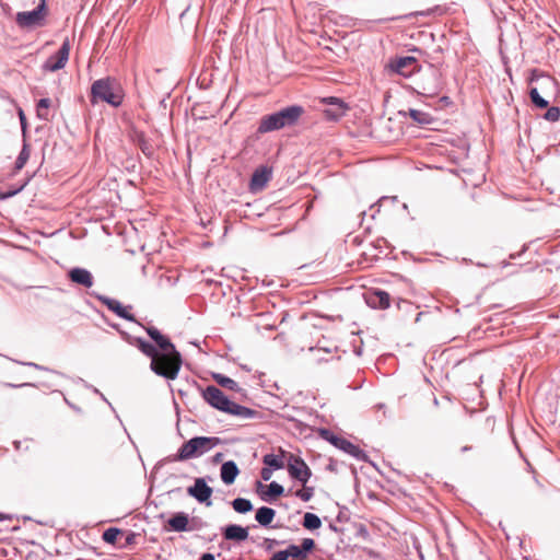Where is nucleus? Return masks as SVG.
Wrapping results in <instances>:
<instances>
[{"instance_id": "nucleus-1", "label": "nucleus", "mask_w": 560, "mask_h": 560, "mask_svg": "<svg viewBox=\"0 0 560 560\" xmlns=\"http://www.w3.org/2000/svg\"><path fill=\"white\" fill-rule=\"evenodd\" d=\"M305 113L301 105H290L260 118L257 132L267 133L295 126Z\"/></svg>"}, {"instance_id": "nucleus-2", "label": "nucleus", "mask_w": 560, "mask_h": 560, "mask_svg": "<svg viewBox=\"0 0 560 560\" xmlns=\"http://www.w3.org/2000/svg\"><path fill=\"white\" fill-rule=\"evenodd\" d=\"M203 399L213 408L226 412L229 415L242 418V419H253L259 418V412L257 410L247 408L245 406H241L232 400H230L224 393L215 387L208 386L202 392Z\"/></svg>"}, {"instance_id": "nucleus-3", "label": "nucleus", "mask_w": 560, "mask_h": 560, "mask_svg": "<svg viewBox=\"0 0 560 560\" xmlns=\"http://www.w3.org/2000/svg\"><path fill=\"white\" fill-rule=\"evenodd\" d=\"M105 102L113 107H119L124 101V92L116 79L106 77L94 81L91 85V102Z\"/></svg>"}, {"instance_id": "nucleus-4", "label": "nucleus", "mask_w": 560, "mask_h": 560, "mask_svg": "<svg viewBox=\"0 0 560 560\" xmlns=\"http://www.w3.org/2000/svg\"><path fill=\"white\" fill-rule=\"evenodd\" d=\"M150 368L159 376L166 380H175L182 368V355L173 346V349L159 352L154 355L151 360Z\"/></svg>"}, {"instance_id": "nucleus-5", "label": "nucleus", "mask_w": 560, "mask_h": 560, "mask_svg": "<svg viewBox=\"0 0 560 560\" xmlns=\"http://www.w3.org/2000/svg\"><path fill=\"white\" fill-rule=\"evenodd\" d=\"M219 438L197 436L192 438L182 445L176 455V460H187L201 456L211 448L220 444Z\"/></svg>"}, {"instance_id": "nucleus-6", "label": "nucleus", "mask_w": 560, "mask_h": 560, "mask_svg": "<svg viewBox=\"0 0 560 560\" xmlns=\"http://www.w3.org/2000/svg\"><path fill=\"white\" fill-rule=\"evenodd\" d=\"M46 0H39V3L34 10L18 12L15 15V23L22 30L42 27L46 24Z\"/></svg>"}, {"instance_id": "nucleus-7", "label": "nucleus", "mask_w": 560, "mask_h": 560, "mask_svg": "<svg viewBox=\"0 0 560 560\" xmlns=\"http://www.w3.org/2000/svg\"><path fill=\"white\" fill-rule=\"evenodd\" d=\"M387 68L404 78H409L413 73L420 71L418 60L412 56L390 58Z\"/></svg>"}, {"instance_id": "nucleus-8", "label": "nucleus", "mask_w": 560, "mask_h": 560, "mask_svg": "<svg viewBox=\"0 0 560 560\" xmlns=\"http://www.w3.org/2000/svg\"><path fill=\"white\" fill-rule=\"evenodd\" d=\"M70 49V40L69 38H66L58 51L47 58V60L43 63V70L56 72L63 69L69 60Z\"/></svg>"}, {"instance_id": "nucleus-9", "label": "nucleus", "mask_w": 560, "mask_h": 560, "mask_svg": "<svg viewBox=\"0 0 560 560\" xmlns=\"http://www.w3.org/2000/svg\"><path fill=\"white\" fill-rule=\"evenodd\" d=\"M288 471L292 478L301 481L303 485H306L312 476V471L306 463L302 458L293 455L290 456Z\"/></svg>"}, {"instance_id": "nucleus-10", "label": "nucleus", "mask_w": 560, "mask_h": 560, "mask_svg": "<svg viewBox=\"0 0 560 560\" xmlns=\"http://www.w3.org/2000/svg\"><path fill=\"white\" fill-rule=\"evenodd\" d=\"M323 102L328 105V107L324 109L323 114L325 118L330 121L339 120L345 116L348 109L347 104L338 97H327L324 98Z\"/></svg>"}, {"instance_id": "nucleus-11", "label": "nucleus", "mask_w": 560, "mask_h": 560, "mask_svg": "<svg viewBox=\"0 0 560 560\" xmlns=\"http://www.w3.org/2000/svg\"><path fill=\"white\" fill-rule=\"evenodd\" d=\"M315 548V541L312 538H304L301 546L290 545L285 551L288 558L292 560H308V552Z\"/></svg>"}, {"instance_id": "nucleus-12", "label": "nucleus", "mask_w": 560, "mask_h": 560, "mask_svg": "<svg viewBox=\"0 0 560 560\" xmlns=\"http://www.w3.org/2000/svg\"><path fill=\"white\" fill-rule=\"evenodd\" d=\"M364 298L366 304L372 308L385 310L390 304V295L383 290L368 292Z\"/></svg>"}, {"instance_id": "nucleus-13", "label": "nucleus", "mask_w": 560, "mask_h": 560, "mask_svg": "<svg viewBox=\"0 0 560 560\" xmlns=\"http://www.w3.org/2000/svg\"><path fill=\"white\" fill-rule=\"evenodd\" d=\"M271 179V170L266 166H260L255 170L252 175L249 188L252 191H259L265 188L267 183Z\"/></svg>"}, {"instance_id": "nucleus-14", "label": "nucleus", "mask_w": 560, "mask_h": 560, "mask_svg": "<svg viewBox=\"0 0 560 560\" xmlns=\"http://www.w3.org/2000/svg\"><path fill=\"white\" fill-rule=\"evenodd\" d=\"M187 492L199 502H207L212 495V489L202 478H197L194 486L187 489Z\"/></svg>"}, {"instance_id": "nucleus-15", "label": "nucleus", "mask_w": 560, "mask_h": 560, "mask_svg": "<svg viewBox=\"0 0 560 560\" xmlns=\"http://www.w3.org/2000/svg\"><path fill=\"white\" fill-rule=\"evenodd\" d=\"M68 277L73 283L84 288H91L94 283L92 273L85 268L74 267L69 270Z\"/></svg>"}, {"instance_id": "nucleus-16", "label": "nucleus", "mask_w": 560, "mask_h": 560, "mask_svg": "<svg viewBox=\"0 0 560 560\" xmlns=\"http://www.w3.org/2000/svg\"><path fill=\"white\" fill-rule=\"evenodd\" d=\"M96 299L101 301L108 311L115 313L118 316L131 315L129 312L132 311L131 305L124 306L118 300L108 298L105 295L95 294Z\"/></svg>"}, {"instance_id": "nucleus-17", "label": "nucleus", "mask_w": 560, "mask_h": 560, "mask_svg": "<svg viewBox=\"0 0 560 560\" xmlns=\"http://www.w3.org/2000/svg\"><path fill=\"white\" fill-rule=\"evenodd\" d=\"M327 440L334 446H336L337 448L346 452L347 454H349L353 457H359L362 452L359 446L354 445L353 443H351L349 440H347L345 438L336 436V435L331 434L329 438H327Z\"/></svg>"}, {"instance_id": "nucleus-18", "label": "nucleus", "mask_w": 560, "mask_h": 560, "mask_svg": "<svg viewBox=\"0 0 560 560\" xmlns=\"http://www.w3.org/2000/svg\"><path fill=\"white\" fill-rule=\"evenodd\" d=\"M166 529H171L174 532H185V530H191L192 528L189 527V517L187 514L179 512L174 514L168 521L165 526Z\"/></svg>"}, {"instance_id": "nucleus-19", "label": "nucleus", "mask_w": 560, "mask_h": 560, "mask_svg": "<svg viewBox=\"0 0 560 560\" xmlns=\"http://www.w3.org/2000/svg\"><path fill=\"white\" fill-rule=\"evenodd\" d=\"M223 536L226 540L243 541L248 538V530L240 525H229L224 528Z\"/></svg>"}, {"instance_id": "nucleus-20", "label": "nucleus", "mask_w": 560, "mask_h": 560, "mask_svg": "<svg viewBox=\"0 0 560 560\" xmlns=\"http://www.w3.org/2000/svg\"><path fill=\"white\" fill-rule=\"evenodd\" d=\"M238 472L240 470L236 464L232 460L226 462L221 466V479L226 485L233 483Z\"/></svg>"}, {"instance_id": "nucleus-21", "label": "nucleus", "mask_w": 560, "mask_h": 560, "mask_svg": "<svg viewBox=\"0 0 560 560\" xmlns=\"http://www.w3.org/2000/svg\"><path fill=\"white\" fill-rule=\"evenodd\" d=\"M135 142L137 143V145L141 150V152L145 156H148V158H152L153 156V154H154V147L149 141V139L145 137V135L143 132H137L136 133Z\"/></svg>"}, {"instance_id": "nucleus-22", "label": "nucleus", "mask_w": 560, "mask_h": 560, "mask_svg": "<svg viewBox=\"0 0 560 560\" xmlns=\"http://www.w3.org/2000/svg\"><path fill=\"white\" fill-rule=\"evenodd\" d=\"M276 516V511L268 506H261L257 510L255 518L261 526L271 524Z\"/></svg>"}, {"instance_id": "nucleus-23", "label": "nucleus", "mask_w": 560, "mask_h": 560, "mask_svg": "<svg viewBox=\"0 0 560 560\" xmlns=\"http://www.w3.org/2000/svg\"><path fill=\"white\" fill-rule=\"evenodd\" d=\"M30 155H31L30 144L24 140L22 149H21V151L15 160V163H14V168H13L14 174L20 172L25 166V164L27 163V161L30 159Z\"/></svg>"}, {"instance_id": "nucleus-24", "label": "nucleus", "mask_w": 560, "mask_h": 560, "mask_svg": "<svg viewBox=\"0 0 560 560\" xmlns=\"http://www.w3.org/2000/svg\"><path fill=\"white\" fill-rule=\"evenodd\" d=\"M148 334L156 342V345L159 346V348L162 351H167L168 349H173V343L167 338H165L163 335H161L156 328H153V327L149 328Z\"/></svg>"}, {"instance_id": "nucleus-25", "label": "nucleus", "mask_w": 560, "mask_h": 560, "mask_svg": "<svg viewBox=\"0 0 560 560\" xmlns=\"http://www.w3.org/2000/svg\"><path fill=\"white\" fill-rule=\"evenodd\" d=\"M409 117L421 126L430 125L433 120L432 116L429 113L410 108L408 110Z\"/></svg>"}, {"instance_id": "nucleus-26", "label": "nucleus", "mask_w": 560, "mask_h": 560, "mask_svg": "<svg viewBox=\"0 0 560 560\" xmlns=\"http://www.w3.org/2000/svg\"><path fill=\"white\" fill-rule=\"evenodd\" d=\"M51 105L50 98L44 97L40 98L36 104V115L39 119L48 121L49 120V114L48 109Z\"/></svg>"}, {"instance_id": "nucleus-27", "label": "nucleus", "mask_w": 560, "mask_h": 560, "mask_svg": "<svg viewBox=\"0 0 560 560\" xmlns=\"http://www.w3.org/2000/svg\"><path fill=\"white\" fill-rule=\"evenodd\" d=\"M133 345L138 347L145 355L150 357L151 360L159 353L152 343L143 340L142 338H135Z\"/></svg>"}, {"instance_id": "nucleus-28", "label": "nucleus", "mask_w": 560, "mask_h": 560, "mask_svg": "<svg viewBox=\"0 0 560 560\" xmlns=\"http://www.w3.org/2000/svg\"><path fill=\"white\" fill-rule=\"evenodd\" d=\"M303 526L311 530L318 529L322 526V521L316 514L305 513L303 517Z\"/></svg>"}, {"instance_id": "nucleus-29", "label": "nucleus", "mask_w": 560, "mask_h": 560, "mask_svg": "<svg viewBox=\"0 0 560 560\" xmlns=\"http://www.w3.org/2000/svg\"><path fill=\"white\" fill-rule=\"evenodd\" d=\"M529 98L532 103L538 108H547L549 106V102L540 96L536 88H530Z\"/></svg>"}, {"instance_id": "nucleus-30", "label": "nucleus", "mask_w": 560, "mask_h": 560, "mask_svg": "<svg viewBox=\"0 0 560 560\" xmlns=\"http://www.w3.org/2000/svg\"><path fill=\"white\" fill-rule=\"evenodd\" d=\"M213 378L220 386H222L224 388H229L231 390L238 389L237 383L228 376H224L222 374H214Z\"/></svg>"}, {"instance_id": "nucleus-31", "label": "nucleus", "mask_w": 560, "mask_h": 560, "mask_svg": "<svg viewBox=\"0 0 560 560\" xmlns=\"http://www.w3.org/2000/svg\"><path fill=\"white\" fill-rule=\"evenodd\" d=\"M232 506L233 509L237 512V513H247L249 511L253 510V504L249 500L247 499H243V498H237L235 499L233 502H232Z\"/></svg>"}, {"instance_id": "nucleus-32", "label": "nucleus", "mask_w": 560, "mask_h": 560, "mask_svg": "<svg viewBox=\"0 0 560 560\" xmlns=\"http://www.w3.org/2000/svg\"><path fill=\"white\" fill-rule=\"evenodd\" d=\"M476 450L472 445L466 444L458 448L457 457L462 460H470L475 457Z\"/></svg>"}, {"instance_id": "nucleus-33", "label": "nucleus", "mask_w": 560, "mask_h": 560, "mask_svg": "<svg viewBox=\"0 0 560 560\" xmlns=\"http://www.w3.org/2000/svg\"><path fill=\"white\" fill-rule=\"evenodd\" d=\"M262 462L265 465L273 467L275 469H281L284 466L283 460L279 456L273 454L265 455Z\"/></svg>"}, {"instance_id": "nucleus-34", "label": "nucleus", "mask_w": 560, "mask_h": 560, "mask_svg": "<svg viewBox=\"0 0 560 560\" xmlns=\"http://www.w3.org/2000/svg\"><path fill=\"white\" fill-rule=\"evenodd\" d=\"M121 535V530L115 527H110L103 533V540L107 544L115 545L118 536Z\"/></svg>"}, {"instance_id": "nucleus-35", "label": "nucleus", "mask_w": 560, "mask_h": 560, "mask_svg": "<svg viewBox=\"0 0 560 560\" xmlns=\"http://www.w3.org/2000/svg\"><path fill=\"white\" fill-rule=\"evenodd\" d=\"M30 180H31V177L26 178L20 186L15 187L11 190L0 191V200H5V199H9V198L15 196L16 194H19L20 191H22L24 189V187L28 184Z\"/></svg>"}, {"instance_id": "nucleus-36", "label": "nucleus", "mask_w": 560, "mask_h": 560, "mask_svg": "<svg viewBox=\"0 0 560 560\" xmlns=\"http://www.w3.org/2000/svg\"><path fill=\"white\" fill-rule=\"evenodd\" d=\"M544 118L551 122L558 121L560 118V108L558 106L547 107Z\"/></svg>"}, {"instance_id": "nucleus-37", "label": "nucleus", "mask_w": 560, "mask_h": 560, "mask_svg": "<svg viewBox=\"0 0 560 560\" xmlns=\"http://www.w3.org/2000/svg\"><path fill=\"white\" fill-rule=\"evenodd\" d=\"M303 486L304 487L302 489H300L295 492V495L298 498H300L302 501L307 502L312 499V497L314 494V488L306 487L305 485H303Z\"/></svg>"}, {"instance_id": "nucleus-38", "label": "nucleus", "mask_w": 560, "mask_h": 560, "mask_svg": "<svg viewBox=\"0 0 560 560\" xmlns=\"http://www.w3.org/2000/svg\"><path fill=\"white\" fill-rule=\"evenodd\" d=\"M283 493V487L277 482H271L268 486V494L272 497H279Z\"/></svg>"}, {"instance_id": "nucleus-39", "label": "nucleus", "mask_w": 560, "mask_h": 560, "mask_svg": "<svg viewBox=\"0 0 560 560\" xmlns=\"http://www.w3.org/2000/svg\"><path fill=\"white\" fill-rule=\"evenodd\" d=\"M18 114H19V118H20V122H21V128H22L23 135L25 136L26 128H27V122H26L25 114H24L22 108H19V113Z\"/></svg>"}, {"instance_id": "nucleus-40", "label": "nucleus", "mask_w": 560, "mask_h": 560, "mask_svg": "<svg viewBox=\"0 0 560 560\" xmlns=\"http://www.w3.org/2000/svg\"><path fill=\"white\" fill-rule=\"evenodd\" d=\"M278 545H279V541L276 539L266 538L264 540V547L266 550H272Z\"/></svg>"}, {"instance_id": "nucleus-41", "label": "nucleus", "mask_w": 560, "mask_h": 560, "mask_svg": "<svg viewBox=\"0 0 560 560\" xmlns=\"http://www.w3.org/2000/svg\"><path fill=\"white\" fill-rule=\"evenodd\" d=\"M288 553L285 550H280V551H277L271 558L270 560H288Z\"/></svg>"}, {"instance_id": "nucleus-42", "label": "nucleus", "mask_w": 560, "mask_h": 560, "mask_svg": "<svg viewBox=\"0 0 560 560\" xmlns=\"http://www.w3.org/2000/svg\"><path fill=\"white\" fill-rule=\"evenodd\" d=\"M260 475H261V478L265 481H268L271 478V476H272V470L270 468H268V467H265V468L261 469Z\"/></svg>"}, {"instance_id": "nucleus-43", "label": "nucleus", "mask_w": 560, "mask_h": 560, "mask_svg": "<svg viewBox=\"0 0 560 560\" xmlns=\"http://www.w3.org/2000/svg\"><path fill=\"white\" fill-rule=\"evenodd\" d=\"M135 539H136V534L135 533H130L127 538H126V544L127 545H131L135 542Z\"/></svg>"}, {"instance_id": "nucleus-44", "label": "nucleus", "mask_w": 560, "mask_h": 560, "mask_svg": "<svg viewBox=\"0 0 560 560\" xmlns=\"http://www.w3.org/2000/svg\"><path fill=\"white\" fill-rule=\"evenodd\" d=\"M200 560H214V556L212 553H203Z\"/></svg>"}, {"instance_id": "nucleus-45", "label": "nucleus", "mask_w": 560, "mask_h": 560, "mask_svg": "<svg viewBox=\"0 0 560 560\" xmlns=\"http://www.w3.org/2000/svg\"><path fill=\"white\" fill-rule=\"evenodd\" d=\"M267 314H268L267 312H259V313H256L255 315L262 316V315H267Z\"/></svg>"}, {"instance_id": "nucleus-46", "label": "nucleus", "mask_w": 560, "mask_h": 560, "mask_svg": "<svg viewBox=\"0 0 560 560\" xmlns=\"http://www.w3.org/2000/svg\"><path fill=\"white\" fill-rule=\"evenodd\" d=\"M419 14H421V15H428V14H430V11H428V12H420Z\"/></svg>"}, {"instance_id": "nucleus-47", "label": "nucleus", "mask_w": 560, "mask_h": 560, "mask_svg": "<svg viewBox=\"0 0 560 560\" xmlns=\"http://www.w3.org/2000/svg\"><path fill=\"white\" fill-rule=\"evenodd\" d=\"M417 315L422 316V315H424V313L423 312H418Z\"/></svg>"}]
</instances>
